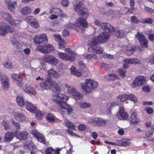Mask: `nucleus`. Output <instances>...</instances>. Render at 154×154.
Returning <instances> with one entry per match:
<instances>
[{"label": "nucleus", "instance_id": "13d9d810", "mask_svg": "<svg viewBox=\"0 0 154 154\" xmlns=\"http://www.w3.org/2000/svg\"><path fill=\"white\" fill-rule=\"evenodd\" d=\"M103 57L104 58H107L109 59L112 60L114 57L112 55L104 53L103 55Z\"/></svg>", "mask_w": 154, "mask_h": 154}, {"label": "nucleus", "instance_id": "864d4df0", "mask_svg": "<svg viewBox=\"0 0 154 154\" xmlns=\"http://www.w3.org/2000/svg\"><path fill=\"white\" fill-rule=\"evenodd\" d=\"M58 43V47L60 49H63L65 47V45L66 44L65 40L62 39L60 42Z\"/></svg>", "mask_w": 154, "mask_h": 154}, {"label": "nucleus", "instance_id": "1a4fd4ad", "mask_svg": "<svg viewBox=\"0 0 154 154\" xmlns=\"http://www.w3.org/2000/svg\"><path fill=\"white\" fill-rule=\"evenodd\" d=\"M82 3L80 2L76 5H74V9L76 12L82 15L84 17L86 18L88 17L89 15L86 11L87 10V9H85V11L82 9Z\"/></svg>", "mask_w": 154, "mask_h": 154}, {"label": "nucleus", "instance_id": "5fc2aeb1", "mask_svg": "<svg viewBox=\"0 0 154 154\" xmlns=\"http://www.w3.org/2000/svg\"><path fill=\"white\" fill-rule=\"evenodd\" d=\"M153 22V20L151 18H146L143 20L142 22L144 23L151 24Z\"/></svg>", "mask_w": 154, "mask_h": 154}, {"label": "nucleus", "instance_id": "ea45409f", "mask_svg": "<svg viewBox=\"0 0 154 154\" xmlns=\"http://www.w3.org/2000/svg\"><path fill=\"white\" fill-rule=\"evenodd\" d=\"M62 12V10L59 8H54L50 9L49 11V13L51 14L54 13L57 15L60 14Z\"/></svg>", "mask_w": 154, "mask_h": 154}, {"label": "nucleus", "instance_id": "f704fd0d", "mask_svg": "<svg viewBox=\"0 0 154 154\" xmlns=\"http://www.w3.org/2000/svg\"><path fill=\"white\" fill-rule=\"evenodd\" d=\"M83 56L85 57L88 60H91L92 59L96 60L97 58V55L94 54H85L83 55Z\"/></svg>", "mask_w": 154, "mask_h": 154}, {"label": "nucleus", "instance_id": "6e6552de", "mask_svg": "<svg viewBox=\"0 0 154 154\" xmlns=\"http://www.w3.org/2000/svg\"><path fill=\"white\" fill-rule=\"evenodd\" d=\"M128 99L130 100L134 103L137 102V97L132 94H124L119 95L117 97V100L122 102Z\"/></svg>", "mask_w": 154, "mask_h": 154}, {"label": "nucleus", "instance_id": "4be33fe9", "mask_svg": "<svg viewBox=\"0 0 154 154\" xmlns=\"http://www.w3.org/2000/svg\"><path fill=\"white\" fill-rule=\"evenodd\" d=\"M3 18L8 22L10 24H13L14 18L10 14L4 12L2 14Z\"/></svg>", "mask_w": 154, "mask_h": 154}, {"label": "nucleus", "instance_id": "cd10ccee", "mask_svg": "<svg viewBox=\"0 0 154 154\" xmlns=\"http://www.w3.org/2000/svg\"><path fill=\"white\" fill-rule=\"evenodd\" d=\"M139 60L136 58H134L131 59H124L123 62L126 63L136 64L139 63Z\"/></svg>", "mask_w": 154, "mask_h": 154}, {"label": "nucleus", "instance_id": "72a5a7b5", "mask_svg": "<svg viewBox=\"0 0 154 154\" xmlns=\"http://www.w3.org/2000/svg\"><path fill=\"white\" fill-rule=\"evenodd\" d=\"M17 103L20 106H21L25 105L24 99L23 96L22 95H20L16 97Z\"/></svg>", "mask_w": 154, "mask_h": 154}, {"label": "nucleus", "instance_id": "dca6fc26", "mask_svg": "<svg viewBox=\"0 0 154 154\" xmlns=\"http://www.w3.org/2000/svg\"><path fill=\"white\" fill-rule=\"evenodd\" d=\"M117 118L120 120H127L128 117V114L125 112L123 107L120 108L119 112L117 113Z\"/></svg>", "mask_w": 154, "mask_h": 154}, {"label": "nucleus", "instance_id": "de8ad7c7", "mask_svg": "<svg viewBox=\"0 0 154 154\" xmlns=\"http://www.w3.org/2000/svg\"><path fill=\"white\" fill-rule=\"evenodd\" d=\"M54 38V41L57 42H60L61 40L63 39L59 34H54L53 35Z\"/></svg>", "mask_w": 154, "mask_h": 154}, {"label": "nucleus", "instance_id": "f3484780", "mask_svg": "<svg viewBox=\"0 0 154 154\" xmlns=\"http://www.w3.org/2000/svg\"><path fill=\"white\" fill-rule=\"evenodd\" d=\"M40 51L43 53H48L54 49L53 45L50 44H47L46 45H44L40 48H39Z\"/></svg>", "mask_w": 154, "mask_h": 154}, {"label": "nucleus", "instance_id": "69168bd1", "mask_svg": "<svg viewBox=\"0 0 154 154\" xmlns=\"http://www.w3.org/2000/svg\"><path fill=\"white\" fill-rule=\"evenodd\" d=\"M86 128V126L84 124H81L78 126V128L80 131H84Z\"/></svg>", "mask_w": 154, "mask_h": 154}, {"label": "nucleus", "instance_id": "c03bdc74", "mask_svg": "<svg viewBox=\"0 0 154 154\" xmlns=\"http://www.w3.org/2000/svg\"><path fill=\"white\" fill-rule=\"evenodd\" d=\"M73 96L75 99L77 100L82 98H83V95L78 92L77 91L74 94Z\"/></svg>", "mask_w": 154, "mask_h": 154}, {"label": "nucleus", "instance_id": "20e7f679", "mask_svg": "<svg viewBox=\"0 0 154 154\" xmlns=\"http://www.w3.org/2000/svg\"><path fill=\"white\" fill-rule=\"evenodd\" d=\"M41 87L45 90L49 89L52 91L59 92L61 91L60 87L57 82L51 79H48L44 82L39 84Z\"/></svg>", "mask_w": 154, "mask_h": 154}, {"label": "nucleus", "instance_id": "5701e85b", "mask_svg": "<svg viewBox=\"0 0 154 154\" xmlns=\"http://www.w3.org/2000/svg\"><path fill=\"white\" fill-rule=\"evenodd\" d=\"M25 105L26 106V109L32 112H35L36 111V107L31 103L25 101Z\"/></svg>", "mask_w": 154, "mask_h": 154}, {"label": "nucleus", "instance_id": "e2e57ef3", "mask_svg": "<svg viewBox=\"0 0 154 154\" xmlns=\"http://www.w3.org/2000/svg\"><path fill=\"white\" fill-rule=\"evenodd\" d=\"M130 144V142L128 140H124L122 141V144L123 146H126Z\"/></svg>", "mask_w": 154, "mask_h": 154}, {"label": "nucleus", "instance_id": "bb28decb", "mask_svg": "<svg viewBox=\"0 0 154 154\" xmlns=\"http://www.w3.org/2000/svg\"><path fill=\"white\" fill-rule=\"evenodd\" d=\"M23 90L28 94L35 95L36 93L34 89L31 86H26L25 88H23Z\"/></svg>", "mask_w": 154, "mask_h": 154}, {"label": "nucleus", "instance_id": "ddd939ff", "mask_svg": "<svg viewBox=\"0 0 154 154\" xmlns=\"http://www.w3.org/2000/svg\"><path fill=\"white\" fill-rule=\"evenodd\" d=\"M59 58L63 60L73 61L75 60V55H72L69 56L66 53L59 52L57 53Z\"/></svg>", "mask_w": 154, "mask_h": 154}, {"label": "nucleus", "instance_id": "58836bf2", "mask_svg": "<svg viewBox=\"0 0 154 154\" xmlns=\"http://www.w3.org/2000/svg\"><path fill=\"white\" fill-rule=\"evenodd\" d=\"M118 77L117 75L113 74H110L106 76V79L109 81H114Z\"/></svg>", "mask_w": 154, "mask_h": 154}, {"label": "nucleus", "instance_id": "a211bd4d", "mask_svg": "<svg viewBox=\"0 0 154 154\" xmlns=\"http://www.w3.org/2000/svg\"><path fill=\"white\" fill-rule=\"evenodd\" d=\"M9 79L6 75H3L1 77V84L3 88L7 90L9 88Z\"/></svg>", "mask_w": 154, "mask_h": 154}, {"label": "nucleus", "instance_id": "338daca9", "mask_svg": "<svg viewBox=\"0 0 154 154\" xmlns=\"http://www.w3.org/2000/svg\"><path fill=\"white\" fill-rule=\"evenodd\" d=\"M145 110L149 114H152L153 112V109L150 107H148L145 108Z\"/></svg>", "mask_w": 154, "mask_h": 154}, {"label": "nucleus", "instance_id": "a878e982", "mask_svg": "<svg viewBox=\"0 0 154 154\" xmlns=\"http://www.w3.org/2000/svg\"><path fill=\"white\" fill-rule=\"evenodd\" d=\"M5 25H7V24L4 22H2L0 23V35L1 36H5L7 33Z\"/></svg>", "mask_w": 154, "mask_h": 154}, {"label": "nucleus", "instance_id": "412c9836", "mask_svg": "<svg viewBox=\"0 0 154 154\" xmlns=\"http://www.w3.org/2000/svg\"><path fill=\"white\" fill-rule=\"evenodd\" d=\"M46 118L47 121L50 123L53 122H61L60 120L54 116L51 113L48 114Z\"/></svg>", "mask_w": 154, "mask_h": 154}, {"label": "nucleus", "instance_id": "a18cd8bd", "mask_svg": "<svg viewBox=\"0 0 154 154\" xmlns=\"http://www.w3.org/2000/svg\"><path fill=\"white\" fill-rule=\"evenodd\" d=\"M3 65L5 67L9 69L12 68L13 67L12 63L10 61L6 62L4 63Z\"/></svg>", "mask_w": 154, "mask_h": 154}, {"label": "nucleus", "instance_id": "473e14b6", "mask_svg": "<svg viewBox=\"0 0 154 154\" xmlns=\"http://www.w3.org/2000/svg\"><path fill=\"white\" fill-rule=\"evenodd\" d=\"M65 126L68 128V129L75 130V125L69 120H65L64 121Z\"/></svg>", "mask_w": 154, "mask_h": 154}, {"label": "nucleus", "instance_id": "2eb2a0df", "mask_svg": "<svg viewBox=\"0 0 154 154\" xmlns=\"http://www.w3.org/2000/svg\"><path fill=\"white\" fill-rule=\"evenodd\" d=\"M31 134L36 138L37 140L41 143H45V138L44 136L36 130L34 129L32 131Z\"/></svg>", "mask_w": 154, "mask_h": 154}, {"label": "nucleus", "instance_id": "9b49d317", "mask_svg": "<svg viewBox=\"0 0 154 154\" xmlns=\"http://www.w3.org/2000/svg\"><path fill=\"white\" fill-rule=\"evenodd\" d=\"M146 79L144 76H140L136 78L132 84V87L135 88L137 86H140L144 84Z\"/></svg>", "mask_w": 154, "mask_h": 154}, {"label": "nucleus", "instance_id": "0eeeda50", "mask_svg": "<svg viewBox=\"0 0 154 154\" xmlns=\"http://www.w3.org/2000/svg\"><path fill=\"white\" fill-rule=\"evenodd\" d=\"M34 42L36 45L42 44L48 42L47 35L45 34L36 35L34 39Z\"/></svg>", "mask_w": 154, "mask_h": 154}, {"label": "nucleus", "instance_id": "a19ab883", "mask_svg": "<svg viewBox=\"0 0 154 154\" xmlns=\"http://www.w3.org/2000/svg\"><path fill=\"white\" fill-rule=\"evenodd\" d=\"M11 41L15 47H17L20 45V44L16 40V38L14 36L11 37Z\"/></svg>", "mask_w": 154, "mask_h": 154}, {"label": "nucleus", "instance_id": "f257e3e1", "mask_svg": "<svg viewBox=\"0 0 154 154\" xmlns=\"http://www.w3.org/2000/svg\"><path fill=\"white\" fill-rule=\"evenodd\" d=\"M69 98V97L64 94L55 93L52 94L51 100L58 104L62 112L65 114H69L72 113L73 110L72 108L66 103Z\"/></svg>", "mask_w": 154, "mask_h": 154}, {"label": "nucleus", "instance_id": "393cba45", "mask_svg": "<svg viewBox=\"0 0 154 154\" xmlns=\"http://www.w3.org/2000/svg\"><path fill=\"white\" fill-rule=\"evenodd\" d=\"M14 115L15 119L17 121H24L26 119L25 116L21 113L15 112L14 113Z\"/></svg>", "mask_w": 154, "mask_h": 154}, {"label": "nucleus", "instance_id": "4468645a", "mask_svg": "<svg viewBox=\"0 0 154 154\" xmlns=\"http://www.w3.org/2000/svg\"><path fill=\"white\" fill-rule=\"evenodd\" d=\"M121 51L128 56L132 54L135 51L134 48L131 45H125L122 47Z\"/></svg>", "mask_w": 154, "mask_h": 154}, {"label": "nucleus", "instance_id": "9d476101", "mask_svg": "<svg viewBox=\"0 0 154 154\" xmlns=\"http://www.w3.org/2000/svg\"><path fill=\"white\" fill-rule=\"evenodd\" d=\"M135 37L139 40L141 47L146 48L147 47V41L142 34L138 32L135 35Z\"/></svg>", "mask_w": 154, "mask_h": 154}, {"label": "nucleus", "instance_id": "7ed1b4c3", "mask_svg": "<svg viewBox=\"0 0 154 154\" xmlns=\"http://www.w3.org/2000/svg\"><path fill=\"white\" fill-rule=\"evenodd\" d=\"M98 83L90 79L85 80L84 83H81V88L86 94L90 93L91 91L96 89L98 86Z\"/></svg>", "mask_w": 154, "mask_h": 154}, {"label": "nucleus", "instance_id": "c756f323", "mask_svg": "<svg viewBox=\"0 0 154 154\" xmlns=\"http://www.w3.org/2000/svg\"><path fill=\"white\" fill-rule=\"evenodd\" d=\"M14 137V134L12 132H8L6 134L4 137L5 142H9L11 141Z\"/></svg>", "mask_w": 154, "mask_h": 154}, {"label": "nucleus", "instance_id": "f8f14e48", "mask_svg": "<svg viewBox=\"0 0 154 154\" xmlns=\"http://www.w3.org/2000/svg\"><path fill=\"white\" fill-rule=\"evenodd\" d=\"M43 60L45 62L54 65H56L58 63V60L54 56L52 55H47L45 56L43 58Z\"/></svg>", "mask_w": 154, "mask_h": 154}, {"label": "nucleus", "instance_id": "aec40b11", "mask_svg": "<svg viewBox=\"0 0 154 154\" xmlns=\"http://www.w3.org/2000/svg\"><path fill=\"white\" fill-rule=\"evenodd\" d=\"M100 27L102 29L105 30L107 32L110 33H112L114 31L113 26L109 23H102L100 24Z\"/></svg>", "mask_w": 154, "mask_h": 154}, {"label": "nucleus", "instance_id": "7c9ffc66", "mask_svg": "<svg viewBox=\"0 0 154 154\" xmlns=\"http://www.w3.org/2000/svg\"><path fill=\"white\" fill-rule=\"evenodd\" d=\"M65 87L67 89V91L69 94L73 96L77 91L73 86L67 85H65Z\"/></svg>", "mask_w": 154, "mask_h": 154}, {"label": "nucleus", "instance_id": "603ef678", "mask_svg": "<svg viewBox=\"0 0 154 154\" xmlns=\"http://www.w3.org/2000/svg\"><path fill=\"white\" fill-rule=\"evenodd\" d=\"M119 75L123 78H124L125 76L126 70L122 69H119Z\"/></svg>", "mask_w": 154, "mask_h": 154}, {"label": "nucleus", "instance_id": "f03ea898", "mask_svg": "<svg viewBox=\"0 0 154 154\" xmlns=\"http://www.w3.org/2000/svg\"><path fill=\"white\" fill-rule=\"evenodd\" d=\"M112 35V33L105 31L101 33L98 37H94L92 41L89 42L88 45H97L99 44L105 42L107 41L110 36Z\"/></svg>", "mask_w": 154, "mask_h": 154}, {"label": "nucleus", "instance_id": "4c0bfd02", "mask_svg": "<svg viewBox=\"0 0 154 154\" xmlns=\"http://www.w3.org/2000/svg\"><path fill=\"white\" fill-rule=\"evenodd\" d=\"M48 72L49 76L50 77L57 78L59 76L58 73L52 69L49 70Z\"/></svg>", "mask_w": 154, "mask_h": 154}, {"label": "nucleus", "instance_id": "8fccbe9b", "mask_svg": "<svg viewBox=\"0 0 154 154\" xmlns=\"http://www.w3.org/2000/svg\"><path fill=\"white\" fill-rule=\"evenodd\" d=\"M35 114V116L37 119H41L43 117V115L41 112L39 111H37L36 109L35 112H34Z\"/></svg>", "mask_w": 154, "mask_h": 154}, {"label": "nucleus", "instance_id": "6ab92c4d", "mask_svg": "<svg viewBox=\"0 0 154 154\" xmlns=\"http://www.w3.org/2000/svg\"><path fill=\"white\" fill-rule=\"evenodd\" d=\"M26 21L30 24L35 27L37 28L39 26L36 19L32 16H29L27 17L26 19Z\"/></svg>", "mask_w": 154, "mask_h": 154}, {"label": "nucleus", "instance_id": "b1692460", "mask_svg": "<svg viewBox=\"0 0 154 154\" xmlns=\"http://www.w3.org/2000/svg\"><path fill=\"white\" fill-rule=\"evenodd\" d=\"M32 9L29 6H26L23 8L20 11V13L23 16H27L31 14Z\"/></svg>", "mask_w": 154, "mask_h": 154}, {"label": "nucleus", "instance_id": "2f4dec72", "mask_svg": "<svg viewBox=\"0 0 154 154\" xmlns=\"http://www.w3.org/2000/svg\"><path fill=\"white\" fill-rule=\"evenodd\" d=\"M130 119L133 124H137L139 122V119L137 117V113L133 112L131 114Z\"/></svg>", "mask_w": 154, "mask_h": 154}, {"label": "nucleus", "instance_id": "774afa93", "mask_svg": "<svg viewBox=\"0 0 154 154\" xmlns=\"http://www.w3.org/2000/svg\"><path fill=\"white\" fill-rule=\"evenodd\" d=\"M142 90L145 92H148L150 91V88L149 86L145 85L143 87Z\"/></svg>", "mask_w": 154, "mask_h": 154}, {"label": "nucleus", "instance_id": "c85d7f7f", "mask_svg": "<svg viewBox=\"0 0 154 154\" xmlns=\"http://www.w3.org/2000/svg\"><path fill=\"white\" fill-rule=\"evenodd\" d=\"M112 35H115L118 38H123L125 35L126 33L123 30H118L115 31L114 30V31L112 32Z\"/></svg>", "mask_w": 154, "mask_h": 154}, {"label": "nucleus", "instance_id": "37998d69", "mask_svg": "<svg viewBox=\"0 0 154 154\" xmlns=\"http://www.w3.org/2000/svg\"><path fill=\"white\" fill-rule=\"evenodd\" d=\"M103 50L100 47H94V53L95 54H101L103 53Z\"/></svg>", "mask_w": 154, "mask_h": 154}, {"label": "nucleus", "instance_id": "423d86ee", "mask_svg": "<svg viewBox=\"0 0 154 154\" xmlns=\"http://www.w3.org/2000/svg\"><path fill=\"white\" fill-rule=\"evenodd\" d=\"M88 122L90 123H93L95 126L98 127H102L108 125L109 121V120L98 117L91 119Z\"/></svg>", "mask_w": 154, "mask_h": 154}, {"label": "nucleus", "instance_id": "680f3d73", "mask_svg": "<svg viewBox=\"0 0 154 154\" xmlns=\"http://www.w3.org/2000/svg\"><path fill=\"white\" fill-rule=\"evenodd\" d=\"M5 29L7 30V33L8 32L11 33L14 31V29L13 27L7 25H5Z\"/></svg>", "mask_w": 154, "mask_h": 154}, {"label": "nucleus", "instance_id": "39448f33", "mask_svg": "<svg viewBox=\"0 0 154 154\" xmlns=\"http://www.w3.org/2000/svg\"><path fill=\"white\" fill-rule=\"evenodd\" d=\"M78 26L79 27L82 26L83 28L88 27V23L85 19L79 18L76 21V24L74 23H68L66 25V27L68 29H74Z\"/></svg>", "mask_w": 154, "mask_h": 154}, {"label": "nucleus", "instance_id": "bf43d9fd", "mask_svg": "<svg viewBox=\"0 0 154 154\" xmlns=\"http://www.w3.org/2000/svg\"><path fill=\"white\" fill-rule=\"evenodd\" d=\"M25 77L26 75L23 73H21L20 75L17 74V79L16 80L19 82H21L22 80V78Z\"/></svg>", "mask_w": 154, "mask_h": 154}, {"label": "nucleus", "instance_id": "c9c22d12", "mask_svg": "<svg viewBox=\"0 0 154 154\" xmlns=\"http://www.w3.org/2000/svg\"><path fill=\"white\" fill-rule=\"evenodd\" d=\"M28 133L26 131H22L20 132L17 138L20 140H24L28 138Z\"/></svg>", "mask_w": 154, "mask_h": 154}, {"label": "nucleus", "instance_id": "6e6d98bb", "mask_svg": "<svg viewBox=\"0 0 154 154\" xmlns=\"http://www.w3.org/2000/svg\"><path fill=\"white\" fill-rule=\"evenodd\" d=\"M131 20L132 22L135 23H138L140 22V20L134 16L131 17Z\"/></svg>", "mask_w": 154, "mask_h": 154}, {"label": "nucleus", "instance_id": "052dcab7", "mask_svg": "<svg viewBox=\"0 0 154 154\" xmlns=\"http://www.w3.org/2000/svg\"><path fill=\"white\" fill-rule=\"evenodd\" d=\"M2 125L4 127V129L5 130H8L9 128V125L7 122L5 121L4 120L2 123Z\"/></svg>", "mask_w": 154, "mask_h": 154}, {"label": "nucleus", "instance_id": "e433bc0d", "mask_svg": "<svg viewBox=\"0 0 154 154\" xmlns=\"http://www.w3.org/2000/svg\"><path fill=\"white\" fill-rule=\"evenodd\" d=\"M17 7V2L14 1L11 2L10 5L8 7L9 10L11 12H14L16 8Z\"/></svg>", "mask_w": 154, "mask_h": 154}, {"label": "nucleus", "instance_id": "79ce46f5", "mask_svg": "<svg viewBox=\"0 0 154 154\" xmlns=\"http://www.w3.org/2000/svg\"><path fill=\"white\" fill-rule=\"evenodd\" d=\"M70 70L71 73L72 74L78 76H79L81 75V73L79 72H78L77 71L75 70V68L73 66H72Z\"/></svg>", "mask_w": 154, "mask_h": 154}, {"label": "nucleus", "instance_id": "4d7b16f0", "mask_svg": "<svg viewBox=\"0 0 154 154\" xmlns=\"http://www.w3.org/2000/svg\"><path fill=\"white\" fill-rule=\"evenodd\" d=\"M118 104V102H112L110 103L107 105V107L110 109L115 105H117Z\"/></svg>", "mask_w": 154, "mask_h": 154}, {"label": "nucleus", "instance_id": "0e129e2a", "mask_svg": "<svg viewBox=\"0 0 154 154\" xmlns=\"http://www.w3.org/2000/svg\"><path fill=\"white\" fill-rule=\"evenodd\" d=\"M62 5L64 7H67L69 4V2L68 0H62L61 2Z\"/></svg>", "mask_w": 154, "mask_h": 154}, {"label": "nucleus", "instance_id": "3c124183", "mask_svg": "<svg viewBox=\"0 0 154 154\" xmlns=\"http://www.w3.org/2000/svg\"><path fill=\"white\" fill-rule=\"evenodd\" d=\"M56 150L51 148H48L46 149V154H56Z\"/></svg>", "mask_w": 154, "mask_h": 154}, {"label": "nucleus", "instance_id": "09e8293b", "mask_svg": "<svg viewBox=\"0 0 154 154\" xmlns=\"http://www.w3.org/2000/svg\"><path fill=\"white\" fill-rule=\"evenodd\" d=\"M12 122L15 127L16 131L18 132L20 130V125L18 122H15L13 120H12Z\"/></svg>", "mask_w": 154, "mask_h": 154}, {"label": "nucleus", "instance_id": "49530a36", "mask_svg": "<svg viewBox=\"0 0 154 154\" xmlns=\"http://www.w3.org/2000/svg\"><path fill=\"white\" fill-rule=\"evenodd\" d=\"M91 106L90 103L88 102H84L80 104V106L82 109H85L87 108H89Z\"/></svg>", "mask_w": 154, "mask_h": 154}]
</instances>
